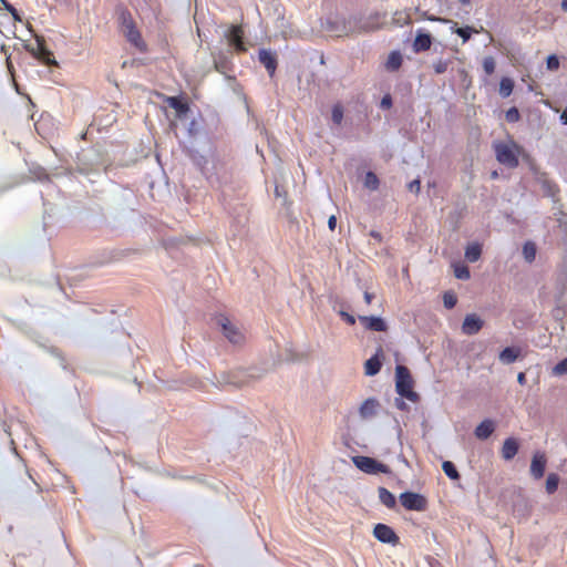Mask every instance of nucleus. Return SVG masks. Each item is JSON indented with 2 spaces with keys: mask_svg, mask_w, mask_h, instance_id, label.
Returning a JSON list of instances; mask_svg holds the SVG:
<instances>
[{
  "mask_svg": "<svg viewBox=\"0 0 567 567\" xmlns=\"http://www.w3.org/2000/svg\"><path fill=\"white\" fill-rule=\"evenodd\" d=\"M413 378L410 370L402 364L395 367V389L400 396L405 398L411 402H417L420 395L413 391Z\"/></svg>",
  "mask_w": 567,
  "mask_h": 567,
  "instance_id": "obj_1",
  "label": "nucleus"
},
{
  "mask_svg": "<svg viewBox=\"0 0 567 567\" xmlns=\"http://www.w3.org/2000/svg\"><path fill=\"white\" fill-rule=\"evenodd\" d=\"M496 159L508 168H516L519 165L518 154L522 147L515 142H495L493 144Z\"/></svg>",
  "mask_w": 567,
  "mask_h": 567,
  "instance_id": "obj_2",
  "label": "nucleus"
},
{
  "mask_svg": "<svg viewBox=\"0 0 567 567\" xmlns=\"http://www.w3.org/2000/svg\"><path fill=\"white\" fill-rule=\"evenodd\" d=\"M121 31L126 40L140 51L145 50V43L140 31L135 27V22L128 12L123 11L120 17Z\"/></svg>",
  "mask_w": 567,
  "mask_h": 567,
  "instance_id": "obj_3",
  "label": "nucleus"
},
{
  "mask_svg": "<svg viewBox=\"0 0 567 567\" xmlns=\"http://www.w3.org/2000/svg\"><path fill=\"white\" fill-rule=\"evenodd\" d=\"M352 462L360 471L370 475L391 473V470L388 465L370 456L357 455L352 457Z\"/></svg>",
  "mask_w": 567,
  "mask_h": 567,
  "instance_id": "obj_4",
  "label": "nucleus"
},
{
  "mask_svg": "<svg viewBox=\"0 0 567 567\" xmlns=\"http://www.w3.org/2000/svg\"><path fill=\"white\" fill-rule=\"evenodd\" d=\"M422 17L424 19H427L430 21H439V22H442V23H451V30L453 33L457 34L458 37L462 38V41L463 43H466L473 33H478L481 31H484V28L481 27L480 30L473 28V27H470V25H466V27H458L457 25V22L453 21V20H450V19H446V18H440V17H434V16H429L426 12H424L422 14Z\"/></svg>",
  "mask_w": 567,
  "mask_h": 567,
  "instance_id": "obj_5",
  "label": "nucleus"
},
{
  "mask_svg": "<svg viewBox=\"0 0 567 567\" xmlns=\"http://www.w3.org/2000/svg\"><path fill=\"white\" fill-rule=\"evenodd\" d=\"M217 324L221 328L225 338L233 344H240L244 341L241 331L224 316L216 319Z\"/></svg>",
  "mask_w": 567,
  "mask_h": 567,
  "instance_id": "obj_6",
  "label": "nucleus"
},
{
  "mask_svg": "<svg viewBox=\"0 0 567 567\" xmlns=\"http://www.w3.org/2000/svg\"><path fill=\"white\" fill-rule=\"evenodd\" d=\"M399 498L402 506L409 511L423 512L426 509L427 501L419 493L404 492Z\"/></svg>",
  "mask_w": 567,
  "mask_h": 567,
  "instance_id": "obj_7",
  "label": "nucleus"
},
{
  "mask_svg": "<svg viewBox=\"0 0 567 567\" xmlns=\"http://www.w3.org/2000/svg\"><path fill=\"white\" fill-rule=\"evenodd\" d=\"M27 50L43 64L49 66L58 65L52 52L47 49L44 41L40 38H37V47L27 45Z\"/></svg>",
  "mask_w": 567,
  "mask_h": 567,
  "instance_id": "obj_8",
  "label": "nucleus"
},
{
  "mask_svg": "<svg viewBox=\"0 0 567 567\" xmlns=\"http://www.w3.org/2000/svg\"><path fill=\"white\" fill-rule=\"evenodd\" d=\"M247 377L248 374L245 371L224 372L219 377H215L216 381H213V383L216 386H221L225 384L241 386L247 382Z\"/></svg>",
  "mask_w": 567,
  "mask_h": 567,
  "instance_id": "obj_9",
  "label": "nucleus"
},
{
  "mask_svg": "<svg viewBox=\"0 0 567 567\" xmlns=\"http://www.w3.org/2000/svg\"><path fill=\"white\" fill-rule=\"evenodd\" d=\"M224 37L226 38L228 45L237 52L246 51V45L244 43V32L240 27L231 25L227 28Z\"/></svg>",
  "mask_w": 567,
  "mask_h": 567,
  "instance_id": "obj_10",
  "label": "nucleus"
},
{
  "mask_svg": "<svg viewBox=\"0 0 567 567\" xmlns=\"http://www.w3.org/2000/svg\"><path fill=\"white\" fill-rule=\"evenodd\" d=\"M373 535L379 542L384 544L396 545L399 543V537L393 528L382 523L374 526Z\"/></svg>",
  "mask_w": 567,
  "mask_h": 567,
  "instance_id": "obj_11",
  "label": "nucleus"
},
{
  "mask_svg": "<svg viewBox=\"0 0 567 567\" xmlns=\"http://www.w3.org/2000/svg\"><path fill=\"white\" fill-rule=\"evenodd\" d=\"M484 326V321L475 313L466 315L463 323L462 331L464 334L474 336L481 331Z\"/></svg>",
  "mask_w": 567,
  "mask_h": 567,
  "instance_id": "obj_12",
  "label": "nucleus"
},
{
  "mask_svg": "<svg viewBox=\"0 0 567 567\" xmlns=\"http://www.w3.org/2000/svg\"><path fill=\"white\" fill-rule=\"evenodd\" d=\"M382 16L379 12H374L364 19H360L354 31L358 32H371L380 28V20Z\"/></svg>",
  "mask_w": 567,
  "mask_h": 567,
  "instance_id": "obj_13",
  "label": "nucleus"
},
{
  "mask_svg": "<svg viewBox=\"0 0 567 567\" xmlns=\"http://www.w3.org/2000/svg\"><path fill=\"white\" fill-rule=\"evenodd\" d=\"M259 62L266 68L270 76H272L277 69V56L270 50L261 49L258 53Z\"/></svg>",
  "mask_w": 567,
  "mask_h": 567,
  "instance_id": "obj_14",
  "label": "nucleus"
},
{
  "mask_svg": "<svg viewBox=\"0 0 567 567\" xmlns=\"http://www.w3.org/2000/svg\"><path fill=\"white\" fill-rule=\"evenodd\" d=\"M546 456L543 453H535L530 463V474L535 480H539L545 474L546 468Z\"/></svg>",
  "mask_w": 567,
  "mask_h": 567,
  "instance_id": "obj_15",
  "label": "nucleus"
},
{
  "mask_svg": "<svg viewBox=\"0 0 567 567\" xmlns=\"http://www.w3.org/2000/svg\"><path fill=\"white\" fill-rule=\"evenodd\" d=\"M383 351L378 349L377 353L368 359L364 363V373L369 377L378 374L382 368Z\"/></svg>",
  "mask_w": 567,
  "mask_h": 567,
  "instance_id": "obj_16",
  "label": "nucleus"
},
{
  "mask_svg": "<svg viewBox=\"0 0 567 567\" xmlns=\"http://www.w3.org/2000/svg\"><path fill=\"white\" fill-rule=\"evenodd\" d=\"M166 103L169 107L174 109L176 112V117L178 120H184L187 117L189 112L188 104L179 96H168L166 99Z\"/></svg>",
  "mask_w": 567,
  "mask_h": 567,
  "instance_id": "obj_17",
  "label": "nucleus"
},
{
  "mask_svg": "<svg viewBox=\"0 0 567 567\" xmlns=\"http://www.w3.org/2000/svg\"><path fill=\"white\" fill-rule=\"evenodd\" d=\"M432 45V35L422 29L416 31V35L413 42V51L415 53L426 51Z\"/></svg>",
  "mask_w": 567,
  "mask_h": 567,
  "instance_id": "obj_18",
  "label": "nucleus"
},
{
  "mask_svg": "<svg viewBox=\"0 0 567 567\" xmlns=\"http://www.w3.org/2000/svg\"><path fill=\"white\" fill-rule=\"evenodd\" d=\"M359 320L371 331L384 332L388 329L386 322L380 317L359 316Z\"/></svg>",
  "mask_w": 567,
  "mask_h": 567,
  "instance_id": "obj_19",
  "label": "nucleus"
},
{
  "mask_svg": "<svg viewBox=\"0 0 567 567\" xmlns=\"http://www.w3.org/2000/svg\"><path fill=\"white\" fill-rule=\"evenodd\" d=\"M519 449L518 441L514 437H508L504 441L502 447V457L505 461H511L515 457Z\"/></svg>",
  "mask_w": 567,
  "mask_h": 567,
  "instance_id": "obj_20",
  "label": "nucleus"
},
{
  "mask_svg": "<svg viewBox=\"0 0 567 567\" xmlns=\"http://www.w3.org/2000/svg\"><path fill=\"white\" fill-rule=\"evenodd\" d=\"M379 402L375 399H367L360 406L359 413L362 419H371L377 415Z\"/></svg>",
  "mask_w": 567,
  "mask_h": 567,
  "instance_id": "obj_21",
  "label": "nucleus"
},
{
  "mask_svg": "<svg viewBox=\"0 0 567 567\" xmlns=\"http://www.w3.org/2000/svg\"><path fill=\"white\" fill-rule=\"evenodd\" d=\"M495 431V424L492 420L487 419L481 422L475 431L474 434L478 440H487L493 432Z\"/></svg>",
  "mask_w": 567,
  "mask_h": 567,
  "instance_id": "obj_22",
  "label": "nucleus"
},
{
  "mask_svg": "<svg viewBox=\"0 0 567 567\" xmlns=\"http://www.w3.org/2000/svg\"><path fill=\"white\" fill-rule=\"evenodd\" d=\"M520 355V349L515 347H506L503 349L499 354L498 359L503 364H511L515 362Z\"/></svg>",
  "mask_w": 567,
  "mask_h": 567,
  "instance_id": "obj_23",
  "label": "nucleus"
},
{
  "mask_svg": "<svg viewBox=\"0 0 567 567\" xmlns=\"http://www.w3.org/2000/svg\"><path fill=\"white\" fill-rule=\"evenodd\" d=\"M402 62H403L402 54L399 51H392L389 54L388 60L385 62V69L389 72H395L401 68Z\"/></svg>",
  "mask_w": 567,
  "mask_h": 567,
  "instance_id": "obj_24",
  "label": "nucleus"
},
{
  "mask_svg": "<svg viewBox=\"0 0 567 567\" xmlns=\"http://www.w3.org/2000/svg\"><path fill=\"white\" fill-rule=\"evenodd\" d=\"M378 493L379 499L384 506H386L388 508L395 507L396 498L390 491H388L385 487H379Z\"/></svg>",
  "mask_w": 567,
  "mask_h": 567,
  "instance_id": "obj_25",
  "label": "nucleus"
},
{
  "mask_svg": "<svg viewBox=\"0 0 567 567\" xmlns=\"http://www.w3.org/2000/svg\"><path fill=\"white\" fill-rule=\"evenodd\" d=\"M482 246L478 243L470 244L465 249V258L470 262H475L481 258Z\"/></svg>",
  "mask_w": 567,
  "mask_h": 567,
  "instance_id": "obj_26",
  "label": "nucleus"
},
{
  "mask_svg": "<svg viewBox=\"0 0 567 567\" xmlns=\"http://www.w3.org/2000/svg\"><path fill=\"white\" fill-rule=\"evenodd\" d=\"M537 248L532 241H527L523 246V256L527 262H533L536 258Z\"/></svg>",
  "mask_w": 567,
  "mask_h": 567,
  "instance_id": "obj_27",
  "label": "nucleus"
},
{
  "mask_svg": "<svg viewBox=\"0 0 567 567\" xmlns=\"http://www.w3.org/2000/svg\"><path fill=\"white\" fill-rule=\"evenodd\" d=\"M442 470L445 473V475L451 478L452 481H456L460 478V473L456 470L455 465L451 461H444L442 463Z\"/></svg>",
  "mask_w": 567,
  "mask_h": 567,
  "instance_id": "obj_28",
  "label": "nucleus"
},
{
  "mask_svg": "<svg viewBox=\"0 0 567 567\" xmlns=\"http://www.w3.org/2000/svg\"><path fill=\"white\" fill-rule=\"evenodd\" d=\"M514 89V82L509 78H503L499 82V94L502 97H508Z\"/></svg>",
  "mask_w": 567,
  "mask_h": 567,
  "instance_id": "obj_29",
  "label": "nucleus"
},
{
  "mask_svg": "<svg viewBox=\"0 0 567 567\" xmlns=\"http://www.w3.org/2000/svg\"><path fill=\"white\" fill-rule=\"evenodd\" d=\"M344 110L341 103L333 105L331 111V120L334 125L340 126L343 121Z\"/></svg>",
  "mask_w": 567,
  "mask_h": 567,
  "instance_id": "obj_30",
  "label": "nucleus"
},
{
  "mask_svg": "<svg viewBox=\"0 0 567 567\" xmlns=\"http://www.w3.org/2000/svg\"><path fill=\"white\" fill-rule=\"evenodd\" d=\"M364 187L375 190L379 187V178L373 172H368L363 181Z\"/></svg>",
  "mask_w": 567,
  "mask_h": 567,
  "instance_id": "obj_31",
  "label": "nucleus"
},
{
  "mask_svg": "<svg viewBox=\"0 0 567 567\" xmlns=\"http://www.w3.org/2000/svg\"><path fill=\"white\" fill-rule=\"evenodd\" d=\"M559 483V476L555 473H550L546 480V491L548 494H553L557 491Z\"/></svg>",
  "mask_w": 567,
  "mask_h": 567,
  "instance_id": "obj_32",
  "label": "nucleus"
},
{
  "mask_svg": "<svg viewBox=\"0 0 567 567\" xmlns=\"http://www.w3.org/2000/svg\"><path fill=\"white\" fill-rule=\"evenodd\" d=\"M454 276L461 280H467L471 277L470 269L465 265H454Z\"/></svg>",
  "mask_w": 567,
  "mask_h": 567,
  "instance_id": "obj_33",
  "label": "nucleus"
},
{
  "mask_svg": "<svg viewBox=\"0 0 567 567\" xmlns=\"http://www.w3.org/2000/svg\"><path fill=\"white\" fill-rule=\"evenodd\" d=\"M451 64V60H437L433 63V69L436 74H443L447 71L449 66Z\"/></svg>",
  "mask_w": 567,
  "mask_h": 567,
  "instance_id": "obj_34",
  "label": "nucleus"
},
{
  "mask_svg": "<svg viewBox=\"0 0 567 567\" xmlns=\"http://www.w3.org/2000/svg\"><path fill=\"white\" fill-rule=\"evenodd\" d=\"M456 302H457V298H456L455 293H453L451 291H446L443 295V303L446 309L454 308L456 306Z\"/></svg>",
  "mask_w": 567,
  "mask_h": 567,
  "instance_id": "obj_35",
  "label": "nucleus"
},
{
  "mask_svg": "<svg viewBox=\"0 0 567 567\" xmlns=\"http://www.w3.org/2000/svg\"><path fill=\"white\" fill-rule=\"evenodd\" d=\"M495 60L492 56H486L483 61V69L487 75H492L495 72Z\"/></svg>",
  "mask_w": 567,
  "mask_h": 567,
  "instance_id": "obj_36",
  "label": "nucleus"
},
{
  "mask_svg": "<svg viewBox=\"0 0 567 567\" xmlns=\"http://www.w3.org/2000/svg\"><path fill=\"white\" fill-rule=\"evenodd\" d=\"M505 118L509 123H516L520 118V114L517 107L513 106L508 109L505 113Z\"/></svg>",
  "mask_w": 567,
  "mask_h": 567,
  "instance_id": "obj_37",
  "label": "nucleus"
},
{
  "mask_svg": "<svg viewBox=\"0 0 567 567\" xmlns=\"http://www.w3.org/2000/svg\"><path fill=\"white\" fill-rule=\"evenodd\" d=\"M554 373L556 375H561V374H566L567 373V358L563 359L561 361H559L555 367H554Z\"/></svg>",
  "mask_w": 567,
  "mask_h": 567,
  "instance_id": "obj_38",
  "label": "nucleus"
},
{
  "mask_svg": "<svg viewBox=\"0 0 567 567\" xmlns=\"http://www.w3.org/2000/svg\"><path fill=\"white\" fill-rule=\"evenodd\" d=\"M547 69L555 71L559 68V59L555 54H550L546 60Z\"/></svg>",
  "mask_w": 567,
  "mask_h": 567,
  "instance_id": "obj_39",
  "label": "nucleus"
},
{
  "mask_svg": "<svg viewBox=\"0 0 567 567\" xmlns=\"http://www.w3.org/2000/svg\"><path fill=\"white\" fill-rule=\"evenodd\" d=\"M336 311L339 313V316L350 326H353L355 323V318L354 316L350 315L349 312L344 311L343 309H340V310H337Z\"/></svg>",
  "mask_w": 567,
  "mask_h": 567,
  "instance_id": "obj_40",
  "label": "nucleus"
},
{
  "mask_svg": "<svg viewBox=\"0 0 567 567\" xmlns=\"http://www.w3.org/2000/svg\"><path fill=\"white\" fill-rule=\"evenodd\" d=\"M394 21H395V23H398L400 25L409 24L410 17L408 14H404L403 12H395Z\"/></svg>",
  "mask_w": 567,
  "mask_h": 567,
  "instance_id": "obj_41",
  "label": "nucleus"
},
{
  "mask_svg": "<svg viewBox=\"0 0 567 567\" xmlns=\"http://www.w3.org/2000/svg\"><path fill=\"white\" fill-rule=\"evenodd\" d=\"M1 2H2V4H3L4 9H6L7 11H9V12L12 14V17L14 18V20H18V21H20V20H21V19H20V17H19V13H18V11H17V9H16V8L10 3V2H8L7 0H1Z\"/></svg>",
  "mask_w": 567,
  "mask_h": 567,
  "instance_id": "obj_42",
  "label": "nucleus"
},
{
  "mask_svg": "<svg viewBox=\"0 0 567 567\" xmlns=\"http://www.w3.org/2000/svg\"><path fill=\"white\" fill-rule=\"evenodd\" d=\"M543 187H544L545 193L548 196H554V194H555V185L551 182L545 179L543 182Z\"/></svg>",
  "mask_w": 567,
  "mask_h": 567,
  "instance_id": "obj_43",
  "label": "nucleus"
},
{
  "mask_svg": "<svg viewBox=\"0 0 567 567\" xmlns=\"http://www.w3.org/2000/svg\"><path fill=\"white\" fill-rule=\"evenodd\" d=\"M392 106V97L390 94H385L380 102V107L383 110H388Z\"/></svg>",
  "mask_w": 567,
  "mask_h": 567,
  "instance_id": "obj_44",
  "label": "nucleus"
},
{
  "mask_svg": "<svg viewBox=\"0 0 567 567\" xmlns=\"http://www.w3.org/2000/svg\"><path fill=\"white\" fill-rule=\"evenodd\" d=\"M408 187H409L410 192L417 194L421 189V181L419 178H416V179L412 181Z\"/></svg>",
  "mask_w": 567,
  "mask_h": 567,
  "instance_id": "obj_45",
  "label": "nucleus"
},
{
  "mask_svg": "<svg viewBox=\"0 0 567 567\" xmlns=\"http://www.w3.org/2000/svg\"><path fill=\"white\" fill-rule=\"evenodd\" d=\"M403 399L404 398H402V396L396 398L394 400V405H395V408H398L401 411H408L409 410V405L404 402Z\"/></svg>",
  "mask_w": 567,
  "mask_h": 567,
  "instance_id": "obj_46",
  "label": "nucleus"
},
{
  "mask_svg": "<svg viewBox=\"0 0 567 567\" xmlns=\"http://www.w3.org/2000/svg\"><path fill=\"white\" fill-rule=\"evenodd\" d=\"M225 66H226V62L225 61L215 60V68L218 71L224 72Z\"/></svg>",
  "mask_w": 567,
  "mask_h": 567,
  "instance_id": "obj_47",
  "label": "nucleus"
},
{
  "mask_svg": "<svg viewBox=\"0 0 567 567\" xmlns=\"http://www.w3.org/2000/svg\"><path fill=\"white\" fill-rule=\"evenodd\" d=\"M337 225V218L334 216H330L328 219V227L329 229L333 230Z\"/></svg>",
  "mask_w": 567,
  "mask_h": 567,
  "instance_id": "obj_48",
  "label": "nucleus"
},
{
  "mask_svg": "<svg viewBox=\"0 0 567 567\" xmlns=\"http://www.w3.org/2000/svg\"><path fill=\"white\" fill-rule=\"evenodd\" d=\"M517 382L520 384V385H524L526 383V374L525 372H519L518 375H517Z\"/></svg>",
  "mask_w": 567,
  "mask_h": 567,
  "instance_id": "obj_49",
  "label": "nucleus"
},
{
  "mask_svg": "<svg viewBox=\"0 0 567 567\" xmlns=\"http://www.w3.org/2000/svg\"><path fill=\"white\" fill-rule=\"evenodd\" d=\"M373 298H374L373 293H370L368 291L364 292V300H365L367 303H371Z\"/></svg>",
  "mask_w": 567,
  "mask_h": 567,
  "instance_id": "obj_50",
  "label": "nucleus"
},
{
  "mask_svg": "<svg viewBox=\"0 0 567 567\" xmlns=\"http://www.w3.org/2000/svg\"><path fill=\"white\" fill-rule=\"evenodd\" d=\"M560 121L563 124H567V105H566V109L563 111L561 115H560Z\"/></svg>",
  "mask_w": 567,
  "mask_h": 567,
  "instance_id": "obj_51",
  "label": "nucleus"
},
{
  "mask_svg": "<svg viewBox=\"0 0 567 567\" xmlns=\"http://www.w3.org/2000/svg\"><path fill=\"white\" fill-rule=\"evenodd\" d=\"M38 179L39 181H44V179H48V174L41 169V172L37 175Z\"/></svg>",
  "mask_w": 567,
  "mask_h": 567,
  "instance_id": "obj_52",
  "label": "nucleus"
},
{
  "mask_svg": "<svg viewBox=\"0 0 567 567\" xmlns=\"http://www.w3.org/2000/svg\"><path fill=\"white\" fill-rule=\"evenodd\" d=\"M371 236L377 240H381V235L377 231H371Z\"/></svg>",
  "mask_w": 567,
  "mask_h": 567,
  "instance_id": "obj_53",
  "label": "nucleus"
},
{
  "mask_svg": "<svg viewBox=\"0 0 567 567\" xmlns=\"http://www.w3.org/2000/svg\"><path fill=\"white\" fill-rule=\"evenodd\" d=\"M195 125H196L195 121H192V123H190V125H189V128H188V131H189V133H190V134H193V133H194V131H195Z\"/></svg>",
  "mask_w": 567,
  "mask_h": 567,
  "instance_id": "obj_54",
  "label": "nucleus"
},
{
  "mask_svg": "<svg viewBox=\"0 0 567 567\" xmlns=\"http://www.w3.org/2000/svg\"><path fill=\"white\" fill-rule=\"evenodd\" d=\"M275 194L277 197H280L282 195L281 188L279 186H276Z\"/></svg>",
  "mask_w": 567,
  "mask_h": 567,
  "instance_id": "obj_55",
  "label": "nucleus"
},
{
  "mask_svg": "<svg viewBox=\"0 0 567 567\" xmlns=\"http://www.w3.org/2000/svg\"><path fill=\"white\" fill-rule=\"evenodd\" d=\"M1 52H2L4 55H8V48H7L4 44H1Z\"/></svg>",
  "mask_w": 567,
  "mask_h": 567,
  "instance_id": "obj_56",
  "label": "nucleus"
},
{
  "mask_svg": "<svg viewBox=\"0 0 567 567\" xmlns=\"http://www.w3.org/2000/svg\"><path fill=\"white\" fill-rule=\"evenodd\" d=\"M561 9L567 12V0H563L561 2Z\"/></svg>",
  "mask_w": 567,
  "mask_h": 567,
  "instance_id": "obj_57",
  "label": "nucleus"
},
{
  "mask_svg": "<svg viewBox=\"0 0 567 567\" xmlns=\"http://www.w3.org/2000/svg\"><path fill=\"white\" fill-rule=\"evenodd\" d=\"M462 4H470L471 0H458Z\"/></svg>",
  "mask_w": 567,
  "mask_h": 567,
  "instance_id": "obj_58",
  "label": "nucleus"
},
{
  "mask_svg": "<svg viewBox=\"0 0 567 567\" xmlns=\"http://www.w3.org/2000/svg\"><path fill=\"white\" fill-rule=\"evenodd\" d=\"M7 64H8V68L10 69L11 68V62L9 60V56L7 58Z\"/></svg>",
  "mask_w": 567,
  "mask_h": 567,
  "instance_id": "obj_59",
  "label": "nucleus"
},
{
  "mask_svg": "<svg viewBox=\"0 0 567 567\" xmlns=\"http://www.w3.org/2000/svg\"><path fill=\"white\" fill-rule=\"evenodd\" d=\"M492 177H494V178L497 177V173L493 172Z\"/></svg>",
  "mask_w": 567,
  "mask_h": 567,
  "instance_id": "obj_60",
  "label": "nucleus"
}]
</instances>
